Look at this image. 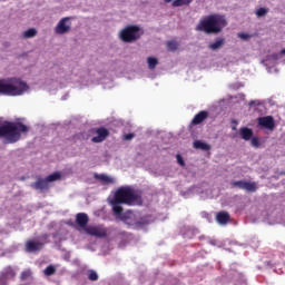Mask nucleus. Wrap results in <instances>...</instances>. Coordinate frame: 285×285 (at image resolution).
Listing matches in <instances>:
<instances>
[{"label": "nucleus", "mask_w": 285, "mask_h": 285, "mask_svg": "<svg viewBox=\"0 0 285 285\" xmlns=\"http://www.w3.org/2000/svg\"><path fill=\"white\" fill-rule=\"evenodd\" d=\"M121 204H125L126 206L141 204V196L132 188L120 187L115 191L114 198L110 200V205L112 206L116 217H121L124 213V207H121Z\"/></svg>", "instance_id": "nucleus-1"}, {"label": "nucleus", "mask_w": 285, "mask_h": 285, "mask_svg": "<svg viewBox=\"0 0 285 285\" xmlns=\"http://www.w3.org/2000/svg\"><path fill=\"white\" fill-rule=\"evenodd\" d=\"M228 26L226 16L219 13H212L205 17L196 26L198 32H205L206 35H219L224 28Z\"/></svg>", "instance_id": "nucleus-2"}, {"label": "nucleus", "mask_w": 285, "mask_h": 285, "mask_svg": "<svg viewBox=\"0 0 285 285\" xmlns=\"http://www.w3.org/2000/svg\"><path fill=\"white\" fill-rule=\"evenodd\" d=\"M28 91V83L20 78H2L0 79V95L6 97H20Z\"/></svg>", "instance_id": "nucleus-3"}, {"label": "nucleus", "mask_w": 285, "mask_h": 285, "mask_svg": "<svg viewBox=\"0 0 285 285\" xmlns=\"http://www.w3.org/2000/svg\"><path fill=\"white\" fill-rule=\"evenodd\" d=\"M29 130L23 122H6L0 126V137H4L3 144H17L21 139V132Z\"/></svg>", "instance_id": "nucleus-4"}, {"label": "nucleus", "mask_w": 285, "mask_h": 285, "mask_svg": "<svg viewBox=\"0 0 285 285\" xmlns=\"http://www.w3.org/2000/svg\"><path fill=\"white\" fill-rule=\"evenodd\" d=\"M141 35H144V31H141L139 26L129 24L119 32V39L124 41V43H134V41L141 39Z\"/></svg>", "instance_id": "nucleus-5"}, {"label": "nucleus", "mask_w": 285, "mask_h": 285, "mask_svg": "<svg viewBox=\"0 0 285 285\" xmlns=\"http://www.w3.org/2000/svg\"><path fill=\"white\" fill-rule=\"evenodd\" d=\"M232 188H239L246 193H257V183L246 180H234L230 183Z\"/></svg>", "instance_id": "nucleus-6"}, {"label": "nucleus", "mask_w": 285, "mask_h": 285, "mask_svg": "<svg viewBox=\"0 0 285 285\" xmlns=\"http://www.w3.org/2000/svg\"><path fill=\"white\" fill-rule=\"evenodd\" d=\"M70 28H72V22H70V17H65L55 27V32L56 35H67Z\"/></svg>", "instance_id": "nucleus-7"}, {"label": "nucleus", "mask_w": 285, "mask_h": 285, "mask_svg": "<svg viewBox=\"0 0 285 285\" xmlns=\"http://www.w3.org/2000/svg\"><path fill=\"white\" fill-rule=\"evenodd\" d=\"M87 235H91V237H106L108 235V230L101 226H89L85 228Z\"/></svg>", "instance_id": "nucleus-8"}, {"label": "nucleus", "mask_w": 285, "mask_h": 285, "mask_svg": "<svg viewBox=\"0 0 285 285\" xmlns=\"http://www.w3.org/2000/svg\"><path fill=\"white\" fill-rule=\"evenodd\" d=\"M96 135L97 136L91 138V141L94 144H101V141H106V138L110 135V131L104 127H100L96 129Z\"/></svg>", "instance_id": "nucleus-9"}, {"label": "nucleus", "mask_w": 285, "mask_h": 285, "mask_svg": "<svg viewBox=\"0 0 285 285\" xmlns=\"http://www.w3.org/2000/svg\"><path fill=\"white\" fill-rule=\"evenodd\" d=\"M258 124L267 130H275V119L273 116L259 117Z\"/></svg>", "instance_id": "nucleus-10"}, {"label": "nucleus", "mask_w": 285, "mask_h": 285, "mask_svg": "<svg viewBox=\"0 0 285 285\" xmlns=\"http://www.w3.org/2000/svg\"><path fill=\"white\" fill-rule=\"evenodd\" d=\"M31 188L33 190H48L50 188V183H48L47 178H38L35 183L31 184Z\"/></svg>", "instance_id": "nucleus-11"}, {"label": "nucleus", "mask_w": 285, "mask_h": 285, "mask_svg": "<svg viewBox=\"0 0 285 285\" xmlns=\"http://www.w3.org/2000/svg\"><path fill=\"white\" fill-rule=\"evenodd\" d=\"M90 222V218L88 217V214L86 213H78L76 215V224L86 230L88 228V223Z\"/></svg>", "instance_id": "nucleus-12"}, {"label": "nucleus", "mask_w": 285, "mask_h": 285, "mask_svg": "<svg viewBox=\"0 0 285 285\" xmlns=\"http://www.w3.org/2000/svg\"><path fill=\"white\" fill-rule=\"evenodd\" d=\"M94 177H95V179L100 181V184H102V186H110V185L115 184V181H116L114 177H110L106 174H95Z\"/></svg>", "instance_id": "nucleus-13"}, {"label": "nucleus", "mask_w": 285, "mask_h": 285, "mask_svg": "<svg viewBox=\"0 0 285 285\" xmlns=\"http://www.w3.org/2000/svg\"><path fill=\"white\" fill-rule=\"evenodd\" d=\"M208 119V111L202 110L198 114H196L191 120L193 126H199V124H204Z\"/></svg>", "instance_id": "nucleus-14"}, {"label": "nucleus", "mask_w": 285, "mask_h": 285, "mask_svg": "<svg viewBox=\"0 0 285 285\" xmlns=\"http://www.w3.org/2000/svg\"><path fill=\"white\" fill-rule=\"evenodd\" d=\"M26 248L28 253H37V250L43 248V244L41 242L28 240L26 243Z\"/></svg>", "instance_id": "nucleus-15"}, {"label": "nucleus", "mask_w": 285, "mask_h": 285, "mask_svg": "<svg viewBox=\"0 0 285 285\" xmlns=\"http://www.w3.org/2000/svg\"><path fill=\"white\" fill-rule=\"evenodd\" d=\"M216 222H218L222 226H225V224H228V222H230V214H228V212L217 213Z\"/></svg>", "instance_id": "nucleus-16"}, {"label": "nucleus", "mask_w": 285, "mask_h": 285, "mask_svg": "<svg viewBox=\"0 0 285 285\" xmlns=\"http://www.w3.org/2000/svg\"><path fill=\"white\" fill-rule=\"evenodd\" d=\"M239 135L245 141H250V139H253V129L248 127H242L239 129Z\"/></svg>", "instance_id": "nucleus-17"}, {"label": "nucleus", "mask_w": 285, "mask_h": 285, "mask_svg": "<svg viewBox=\"0 0 285 285\" xmlns=\"http://www.w3.org/2000/svg\"><path fill=\"white\" fill-rule=\"evenodd\" d=\"M17 273L12 267H6L1 273V279H13Z\"/></svg>", "instance_id": "nucleus-18"}, {"label": "nucleus", "mask_w": 285, "mask_h": 285, "mask_svg": "<svg viewBox=\"0 0 285 285\" xmlns=\"http://www.w3.org/2000/svg\"><path fill=\"white\" fill-rule=\"evenodd\" d=\"M226 40L224 38H216L215 42L209 45V50H219V48H224Z\"/></svg>", "instance_id": "nucleus-19"}, {"label": "nucleus", "mask_w": 285, "mask_h": 285, "mask_svg": "<svg viewBox=\"0 0 285 285\" xmlns=\"http://www.w3.org/2000/svg\"><path fill=\"white\" fill-rule=\"evenodd\" d=\"M194 148H195L196 150H205V151H208V150H210V145H208V144L202 141V140H196V141H194Z\"/></svg>", "instance_id": "nucleus-20"}, {"label": "nucleus", "mask_w": 285, "mask_h": 285, "mask_svg": "<svg viewBox=\"0 0 285 285\" xmlns=\"http://www.w3.org/2000/svg\"><path fill=\"white\" fill-rule=\"evenodd\" d=\"M168 52H176L179 48V42L177 40H169L166 42Z\"/></svg>", "instance_id": "nucleus-21"}, {"label": "nucleus", "mask_w": 285, "mask_h": 285, "mask_svg": "<svg viewBox=\"0 0 285 285\" xmlns=\"http://www.w3.org/2000/svg\"><path fill=\"white\" fill-rule=\"evenodd\" d=\"M23 39H32V37H37V29L35 28H30L28 30H26L22 33Z\"/></svg>", "instance_id": "nucleus-22"}, {"label": "nucleus", "mask_w": 285, "mask_h": 285, "mask_svg": "<svg viewBox=\"0 0 285 285\" xmlns=\"http://www.w3.org/2000/svg\"><path fill=\"white\" fill-rule=\"evenodd\" d=\"M147 62L149 70H155L157 68V63H159V60H157L155 57H148Z\"/></svg>", "instance_id": "nucleus-23"}, {"label": "nucleus", "mask_w": 285, "mask_h": 285, "mask_svg": "<svg viewBox=\"0 0 285 285\" xmlns=\"http://www.w3.org/2000/svg\"><path fill=\"white\" fill-rule=\"evenodd\" d=\"M193 3V0H175L173 2L174 8H181V6H190Z\"/></svg>", "instance_id": "nucleus-24"}, {"label": "nucleus", "mask_w": 285, "mask_h": 285, "mask_svg": "<svg viewBox=\"0 0 285 285\" xmlns=\"http://www.w3.org/2000/svg\"><path fill=\"white\" fill-rule=\"evenodd\" d=\"M55 273H57V268L55 267V265H49L43 271V274L47 277H50V276L55 275Z\"/></svg>", "instance_id": "nucleus-25"}, {"label": "nucleus", "mask_w": 285, "mask_h": 285, "mask_svg": "<svg viewBox=\"0 0 285 285\" xmlns=\"http://www.w3.org/2000/svg\"><path fill=\"white\" fill-rule=\"evenodd\" d=\"M87 275H88V279H89L90 282H97V279H99V274H97V272L94 271V269H89V271L87 272Z\"/></svg>", "instance_id": "nucleus-26"}, {"label": "nucleus", "mask_w": 285, "mask_h": 285, "mask_svg": "<svg viewBox=\"0 0 285 285\" xmlns=\"http://www.w3.org/2000/svg\"><path fill=\"white\" fill-rule=\"evenodd\" d=\"M48 184H50V181H58V179H61V174L60 173H53L49 176L46 177Z\"/></svg>", "instance_id": "nucleus-27"}, {"label": "nucleus", "mask_w": 285, "mask_h": 285, "mask_svg": "<svg viewBox=\"0 0 285 285\" xmlns=\"http://www.w3.org/2000/svg\"><path fill=\"white\" fill-rule=\"evenodd\" d=\"M268 14V8H259L256 10V17H266Z\"/></svg>", "instance_id": "nucleus-28"}, {"label": "nucleus", "mask_w": 285, "mask_h": 285, "mask_svg": "<svg viewBox=\"0 0 285 285\" xmlns=\"http://www.w3.org/2000/svg\"><path fill=\"white\" fill-rule=\"evenodd\" d=\"M30 277H32V272L30 269H27V271L21 273V279L22 281L30 279Z\"/></svg>", "instance_id": "nucleus-29"}, {"label": "nucleus", "mask_w": 285, "mask_h": 285, "mask_svg": "<svg viewBox=\"0 0 285 285\" xmlns=\"http://www.w3.org/2000/svg\"><path fill=\"white\" fill-rule=\"evenodd\" d=\"M250 144L254 148H259V146H261L259 138L258 137H253L252 140H250Z\"/></svg>", "instance_id": "nucleus-30"}, {"label": "nucleus", "mask_w": 285, "mask_h": 285, "mask_svg": "<svg viewBox=\"0 0 285 285\" xmlns=\"http://www.w3.org/2000/svg\"><path fill=\"white\" fill-rule=\"evenodd\" d=\"M176 158L179 166H186V163L184 161V158L181 157V155H177Z\"/></svg>", "instance_id": "nucleus-31"}, {"label": "nucleus", "mask_w": 285, "mask_h": 285, "mask_svg": "<svg viewBox=\"0 0 285 285\" xmlns=\"http://www.w3.org/2000/svg\"><path fill=\"white\" fill-rule=\"evenodd\" d=\"M238 37H239L240 39H244L245 41L248 40V39H250V36H249L248 33H239Z\"/></svg>", "instance_id": "nucleus-32"}, {"label": "nucleus", "mask_w": 285, "mask_h": 285, "mask_svg": "<svg viewBox=\"0 0 285 285\" xmlns=\"http://www.w3.org/2000/svg\"><path fill=\"white\" fill-rule=\"evenodd\" d=\"M40 239H41L42 242H46V243H47V240H48V234H42V235L40 236Z\"/></svg>", "instance_id": "nucleus-33"}, {"label": "nucleus", "mask_w": 285, "mask_h": 285, "mask_svg": "<svg viewBox=\"0 0 285 285\" xmlns=\"http://www.w3.org/2000/svg\"><path fill=\"white\" fill-rule=\"evenodd\" d=\"M132 137H135V134H128L125 136V139L130 140Z\"/></svg>", "instance_id": "nucleus-34"}, {"label": "nucleus", "mask_w": 285, "mask_h": 285, "mask_svg": "<svg viewBox=\"0 0 285 285\" xmlns=\"http://www.w3.org/2000/svg\"><path fill=\"white\" fill-rule=\"evenodd\" d=\"M258 104H257V101H255V100H252V101H249V106H257Z\"/></svg>", "instance_id": "nucleus-35"}, {"label": "nucleus", "mask_w": 285, "mask_h": 285, "mask_svg": "<svg viewBox=\"0 0 285 285\" xmlns=\"http://www.w3.org/2000/svg\"><path fill=\"white\" fill-rule=\"evenodd\" d=\"M281 55H285V48L281 51Z\"/></svg>", "instance_id": "nucleus-36"}, {"label": "nucleus", "mask_w": 285, "mask_h": 285, "mask_svg": "<svg viewBox=\"0 0 285 285\" xmlns=\"http://www.w3.org/2000/svg\"><path fill=\"white\" fill-rule=\"evenodd\" d=\"M170 1H173V0H165V3H170Z\"/></svg>", "instance_id": "nucleus-37"}, {"label": "nucleus", "mask_w": 285, "mask_h": 285, "mask_svg": "<svg viewBox=\"0 0 285 285\" xmlns=\"http://www.w3.org/2000/svg\"><path fill=\"white\" fill-rule=\"evenodd\" d=\"M281 175H285V171H282Z\"/></svg>", "instance_id": "nucleus-38"}]
</instances>
